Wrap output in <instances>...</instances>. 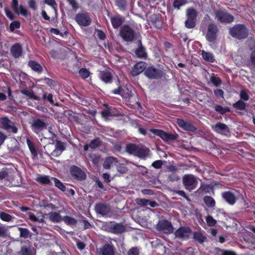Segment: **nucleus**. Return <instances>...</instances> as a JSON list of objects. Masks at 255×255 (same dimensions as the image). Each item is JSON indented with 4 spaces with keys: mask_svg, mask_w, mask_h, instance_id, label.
Wrapping results in <instances>:
<instances>
[{
    "mask_svg": "<svg viewBox=\"0 0 255 255\" xmlns=\"http://www.w3.org/2000/svg\"><path fill=\"white\" fill-rule=\"evenodd\" d=\"M230 34L233 37L242 39L247 37L248 31L244 25L238 24L230 28Z\"/></svg>",
    "mask_w": 255,
    "mask_h": 255,
    "instance_id": "f257e3e1",
    "label": "nucleus"
},
{
    "mask_svg": "<svg viewBox=\"0 0 255 255\" xmlns=\"http://www.w3.org/2000/svg\"><path fill=\"white\" fill-rule=\"evenodd\" d=\"M215 19L221 23H230L234 20L232 15L221 9L215 11Z\"/></svg>",
    "mask_w": 255,
    "mask_h": 255,
    "instance_id": "f03ea898",
    "label": "nucleus"
},
{
    "mask_svg": "<svg viewBox=\"0 0 255 255\" xmlns=\"http://www.w3.org/2000/svg\"><path fill=\"white\" fill-rule=\"evenodd\" d=\"M47 124L44 119H33L31 125V128L35 134H39L44 129L47 128Z\"/></svg>",
    "mask_w": 255,
    "mask_h": 255,
    "instance_id": "7ed1b4c3",
    "label": "nucleus"
},
{
    "mask_svg": "<svg viewBox=\"0 0 255 255\" xmlns=\"http://www.w3.org/2000/svg\"><path fill=\"white\" fill-rule=\"evenodd\" d=\"M0 124L1 128L5 130L9 131L10 130L13 133H16L18 129L15 125V123L12 122L7 117H3L0 118Z\"/></svg>",
    "mask_w": 255,
    "mask_h": 255,
    "instance_id": "20e7f679",
    "label": "nucleus"
},
{
    "mask_svg": "<svg viewBox=\"0 0 255 255\" xmlns=\"http://www.w3.org/2000/svg\"><path fill=\"white\" fill-rule=\"evenodd\" d=\"M197 182V179L192 175H185L183 178V183L185 188L190 191L196 188Z\"/></svg>",
    "mask_w": 255,
    "mask_h": 255,
    "instance_id": "39448f33",
    "label": "nucleus"
},
{
    "mask_svg": "<svg viewBox=\"0 0 255 255\" xmlns=\"http://www.w3.org/2000/svg\"><path fill=\"white\" fill-rule=\"evenodd\" d=\"M121 36L127 41H131L134 37V32L129 26L125 25L120 29Z\"/></svg>",
    "mask_w": 255,
    "mask_h": 255,
    "instance_id": "423d86ee",
    "label": "nucleus"
},
{
    "mask_svg": "<svg viewBox=\"0 0 255 255\" xmlns=\"http://www.w3.org/2000/svg\"><path fill=\"white\" fill-rule=\"evenodd\" d=\"M150 131L153 134L159 136L165 141L173 140L177 139V135L166 132L162 130L157 129H150Z\"/></svg>",
    "mask_w": 255,
    "mask_h": 255,
    "instance_id": "0eeeda50",
    "label": "nucleus"
},
{
    "mask_svg": "<svg viewBox=\"0 0 255 255\" xmlns=\"http://www.w3.org/2000/svg\"><path fill=\"white\" fill-rule=\"evenodd\" d=\"M156 229L158 231L166 234H171L173 232V228L171 223L165 220H161L158 222Z\"/></svg>",
    "mask_w": 255,
    "mask_h": 255,
    "instance_id": "6e6552de",
    "label": "nucleus"
},
{
    "mask_svg": "<svg viewBox=\"0 0 255 255\" xmlns=\"http://www.w3.org/2000/svg\"><path fill=\"white\" fill-rule=\"evenodd\" d=\"M191 230L187 227H182L176 231L174 234L176 238L181 240H187L191 235Z\"/></svg>",
    "mask_w": 255,
    "mask_h": 255,
    "instance_id": "1a4fd4ad",
    "label": "nucleus"
},
{
    "mask_svg": "<svg viewBox=\"0 0 255 255\" xmlns=\"http://www.w3.org/2000/svg\"><path fill=\"white\" fill-rule=\"evenodd\" d=\"M212 128L215 132L228 136L230 133L229 127L225 124L222 123H218L215 125L212 126Z\"/></svg>",
    "mask_w": 255,
    "mask_h": 255,
    "instance_id": "9d476101",
    "label": "nucleus"
},
{
    "mask_svg": "<svg viewBox=\"0 0 255 255\" xmlns=\"http://www.w3.org/2000/svg\"><path fill=\"white\" fill-rule=\"evenodd\" d=\"M218 28L216 25L213 23L209 24L208 26V31L206 35L207 40L209 42H213L216 38Z\"/></svg>",
    "mask_w": 255,
    "mask_h": 255,
    "instance_id": "9b49d317",
    "label": "nucleus"
},
{
    "mask_svg": "<svg viewBox=\"0 0 255 255\" xmlns=\"http://www.w3.org/2000/svg\"><path fill=\"white\" fill-rule=\"evenodd\" d=\"M144 74L150 79H158L162 76V72L153 67H149L146 69Z\"/></svg>",
    "mask_w": 255,
    "mask_h": 255,
    "instance_id": "f8f14e48",
    "label": "nucleus"
},
{
    "mask_svg": "<svg viewBox=\"0 0 255 255\" xmlns=\"http://www.w3.org/2000/svg\"><path fill=\"white\" fill-rule=\"evenodd\" d=\"M114 246L112 244H107L97 249L98 255H114Z\"/></svg>",
    "mask_w": 255,
    "mask_h": 255,
    "instance_id": "ddd939ff",
    "label": "nucleus"
},
{
    "mask_svg": "<svg viewBox=\"0 0 255 255\" xmlns=\"http://www.w3.org/2000/svg\"><path fill=\"white\" fill-rule=\"evenodd\" d=\"M70 172L72 176L78 180H82L86 178V175L85 172L76 166L71 167Z\"/></svg>",
    "mask_w": 255,
    "mask_h": 255,
    "instance_id": "4468645a",
    "label": "nucleus"
},
{
    "mask_svg": "<svg viewBox=\"0 0 255 255\" xmlns=\"http://www.w3.org/2000/svg\"><path fill=\"white\" fill-rule=\"evenodd\" d=\"M95 211L97 213L102 216H107L110 211V207L104 204H98L95 206Z\"/></svg>",
    "mask_w": 255,
    "mask_h": 255,
    "instance_id": "2eb2a0df",
    "label": "nucleus"
},
{
    "mask_svg": "<svg viewBox=\"0 0 255 255\" xmlns=\"http://www.w3.org/2000/svg\"><path fill=\"white\" fill-rule=\"evenodd\" d=\"M77 23L82 26H88L91 23L90 18L86 14H78L76 17Z\"/></svg>",
    "mask_w": 255,
    "mask_h": 255,
    "instance_id": "dca6fc26",
    "label": "nucleus"
},
{
    "mask_svg": "<svg viewBox=\"0 0 255 255\" xmlns=\"http://www.w3.org/2000/svg\"><path fill=\"white\" fill-rule=\"evenodd\" d=\"M12 56L17 58L22 55V49L20 44L16 43L12 45L10 50Z\"/></svg>",
    "mask_w": 255,
    "mask_h": 255,
    "instance_id": "f3484780",
    "label": "nucleus"
},
{
    "mask_svg": "<svg viewBox=\"0 0 255 255\" xmlns=\"http://www.w3.org/2000/svg\"><path fill=\"white\" fill-rule=\"evenodd\" d=\"M177 123L180 128L185 130L194 131L196 129L190 123L180 119L177 120Z\"/></svg>",
    "mask_w": 255,
    "mask_h": 255,
    "instance_id": "a211bd4d",
    "label": "nucleus"
},
{
    "mask_svg": "<svg viewBox=\"0 0 255 255\" xmlns=\"http://www.w3.org/2000/svg\"><path fill=\"white\" fill-rule=\"evenodd\" d=\"M145 63L143 62L137 63L133 67L131 71V74L135 76L141 73L144 70H145Z\"/></svg>",
    "mask_w": 255,
    "mask_h": 255,
    "instance_id": "6ab92c4d",
    "label": "nucleus"
},
{
    "mask_svg": "<svg viewBox=\"0 0 255 255\" xmlns=\"http://www.w3.org/2000/svg\"><path fill=\"white\" fill-rule=\"evenodd\" d=\"M222 197L230 205H234L237 199L235 195L230 191L223 193Z\"/></svg>",
    "mask_w": 255,
    "mask_h": 255,
    "instance_id": "aec40b11",
    "label": "nucleus"
},
{
    "mask_svg": "<svg viewBox=\"0 0 255 255\" xmlns=\"http://www.w3.org/2000/svg\"><path fill=\"white\" fill-rule=\"evenodd\" d=\"M125 18L119 15L111 17V21L113 26L116 28H118L124 22Z\"/></svg>",
    "mask_w": 255,
    "mask_h": 255,
    "instance_id": "412c9836",
    "label": "nucleus"
},
{
    "mask_svg": "<svg viewBox=\"0 0 255 255\" xmlns=\"http://www.w3.org/2000/svg\"><path fill=\"white\" fill-rule=\"evenodd\" d=\"M193 239L200 244H203L207 240L205 233L203 231L195 232L193 233Z\"/></svg>",
    "mask_w": 255,
    "mask_h": 255,
    "instance_id": "4be33fe9",
    "label": "nucleus"
},
{
    "mask_svg": "<svg viewBox=\"0 0 255 255\" xmlns=\"http://www.w3.org/2000/svg\"><path fill=\"white\" fill-rule=\"evenodd\" d=\"M28 66L34 72L41 73L43 71L42 66L35 60H30L28 62Z\"/></svg>",
    "mask_w": 255,
    "mask_h": 255,
    "instance_id": "5701e85b",
    "label": "nucleus"
},
{
    "mask_svg": "<svg viewBox=\"0 0 255 255\" xmlns=\"http://www.w3.org/2000/svg\"><path fill=\"white\" fill-rule=\"evenodd\" d=\"M64 151V142L58 141L55 145V149L51 152L52 156L58 157Z\"/></svg>",
    "mask_w": 255,
    "mask_h": 255,
    "instance_id": "b1692460",
    "label": "nucleus"
},
{
    "mask_svg": "<svg viewBox=\"0 0 255 255\" xmlns=\"http://www.w3.org/2000/svg\"><path fill=\"white\" fill-rule=\"evenodd\" d=\"M100 79L106 83H111L112 79L111 73L107 70L102 71L99 73Z\"/></svg>",
    "mask_w": 255,
    "mask_h": 255,
    "instance_id": "393cba45",
    "label": "nucleus"
},
{
    "mask_svg": "<svg viewBox=\"0 0 255 255\" xmlns=\"http://www.w3.org/2000/svg\"><path fill=\"white\" fill-rule=\"evenodd\" d=\"M19 254L20 255H35L34 249L30 246L21 247Z\"/></svg>",
    "mask_w": 255,
    "mask_h": 255,
    "instance_id": "a878e982",
    "label": "nucleus"
},
{
    "mask_svg": "<svg viewBox=\"0 0 255 255\" xmlns=\"http://www.w3.org/2000/svg\"><path fill=\"white\" fill-rule=\"evenodd\" d=\"M149 150L145 146L138 145L135 155L139 157L144 158L148 154Z\"/></svg>",
    "mask_w": 255,
    "mask_h": 255,
    "instance_id": "bb28decb",
    "label": "nucleus"
},
{
    "mask_svg": "<svg viewBox=\"0 0 255 255\" xmlns=\"http://www.w3.org/2000/svg\"><path fill=\"white\" fill-rule=\"evenodd\" d=\"M114 93L120 94L125 99L129 98L132 95L131 91L126 88H122L118 90H115Z\"/></svg>",
    "mask_w": 255,
    "mask_h": 255,
    "instance_id": "cd10ccee",
    "label": "nucleus"
},
{
    "mask_svg": "<svg viewBox=\"0 0 255 255\" xmlns=\"http://www.w3.org/2000/svg\"><path fill=\"white\" fill-rule=\"evenodd\" d=\"M118 161L114 157H109L104 161L103 166L106 169H109L112 166L116 164Z\"/></svg>",
    "mask_w": 255,
    "mask_h": 255,
    "instance_id": "c85d7f7f",
    "label": "nucleus"
},
{
    "mask_svg": "<svg viewBox=\"0 0 255 255\" xmlns=\"http://www.w3.org/2000/svg\"><path fill=\"white\" fill-rule=\"evenodd\" d=\"M26 142L31 155H32V158H35L37 157L38 155L37 151L32 141L29 138H27Z\"/></svg>",
    "mask_w": 255,
    "mask_h": 255,
    "instance_id": "c756f323",
    "label": "nucleus"
},
{
    "mask_svg": "<svg viewBox=\"0 0 255 255\" xmlns=\"http://www.w3.org/2000/svg\"><path fill=\"white\" fill-rule=\"evenodd\" d=\"M139 45L138 48L135 51V54L136 56L141 58H145L147 57V54L145 52L144 48L141 45L140 41L139 42Z\"/></svg>",
    "mask_w": 255,
    "mask_h": 255,
    "instance_id": "7c9ffc66",
    "label": "nucleus"
},
{
    "mask_svg": "<svg viewBox=\"0 0 255 255\" xmlns=\"http://www.w3.org/2000/svg\"><path fill=\"white\" fill-rule=\"evenodd\" d=\"M201 54L204 60L210 62H213L214 61V56L212 53L206 52L203 50L201 51Z\"/></svg>",
    "mask_w": 255,
    "mask_h": 255,
    "instance_id": "2f4dec72",
    "label": "nucleus"
},
{
    "mask_svg": "<svg viewBox=\"0 0 255 255\" xmlns=\"http://www.w3.org/2000/svg\"><path fill=\"white\" fill-rule=\"evenodd\" d=\"M20 93L28 97L30 99L38 100V97L34 94L32 91L21 90H20Z\"/></svg>",
    "mask_w": 255,
    "mask_h": 255,
    "instance_id": "473e14b6",
    "label": "nucleus"
},
{
    "mask_svg": "<svg viewBox=\"0 0 255 255\" xmlns=\"http://www.w3.org/2000/svg\"><path fill=\"white\" fill-rule=\"evenodd\" d=\"M138 147V145H136L134 144H128L127 145L126 151L129 154L135 155Z\"/></svg>",
    "mask_w": 255,
    "mask_h": 255,
    "instance_id": "72a5a7b5",
    "label": "nucleus"
},
{
    "mask_svg": "<svg viewBox=\"0 0 255 255\" xmlns=\"http://www.w3.org/2000/svg\"><path fill=\"white\" fill-rule=\"evenodd\" d=\"M20 232V237L24 239H27L31 237V233L27 228H18Z\"/></svg>",
    "mask_w": 255,
    "mask_h": 255,
    "instance_id": "f704fd0d",
    "label": "nucleus"
},
{
    "mask_svg": "<svg viewBox=\"0 0 255 255\" xmlns=\"http://www.w3.org/2000/svg\"><path fill=\"white\" fill-rule=\"evenodd\" d=\"M49 219L53 222H59L61 221V217L59 213L51 212L49 214Z\"/></svg>",
    "mask_w": 255,
    "mask_h": 255,
    "instance_id": "c9c22d12",
    "label": "nucleus"
},
{
    "mask_svg": "<svg viewBox=\"0 0 255 255\" xmlns=\"http://www.w3.org/2000/svg\"><path fill=\"white\" fill-rule=\"evenodd\" d=\"M49 54L51 57L55 59H62V53L59 50H52Z\"/></svg>",
    "mask_w": 255,
    "mask_h": 255,
    "instance_id": "e433bc0d",
    "label": "nucleus"
},
{
    "mask_svg": "<svg viewBox=\"0 0 255 255\" xmlns=\"http://www.w3.org/2000/svg\"><path fill=\"white\" fill-rule=\"evenodd\" d=\"M0 218L3 221L10 222L12 220L13 217L5 212H1L0 213Z\"/></svg>",
    "mask_w": 255,
    "mask_h": 255,
    "instance_id": "4c0bfd02",
    "label": "nucleus"
},
{
    "mask_svg": "<svg viewBox=\"0 0 255 255\" xmlns=\"http://www.w3.org/2000/svg\"><path fill=\"white\" fill-rule=\"evenodd\" d=\"M204 202L208 207H213L215 205V200L211 197L205 196Z\"/></svg>",
    "mask_w": 255,
    "mask_h": 255,
    "instance_id": "58836bf2",
    "label": "nucleus"
},
{
    "mask_svg": "<svg viewBox=\"0 0 255 255\" xmlns=\"http://www.w3.org/2000/svg\"><path fill=\"white\" fill-rule=\"evenodd\" d=\"M187 18L195 19L197 16L196 10L193 8H189L186 11Z\"/></svg>",
    "mask_w": 255,
    "mask_h": 255,
    "instance_id": "ea45409f",
    "label": "nucleus"
},
{
    "mask_svg": "<svg viewBox=\"0 0 255 255\" xmlns=\"http://www.w3.org/2000/svg\"><path fill=\"white\" fill-rule=\"evenodd\" d=\"M65 223L70 226H75L77 224V221L73 218L69 216H65Z\"/></svg>",
    "mask_w": 255,
    "mask_h": 255,
    "instance_id": "a19ab883",
    "label": "nucleus"
},
{
    "mask_svg": "<svg viewBox=\"0 0 255 255\" xmlns=\"http://www.w3.org/2000/svg\"><path fill=\"white\" fill-rule=\"evenodd\" d=\"M40 205L41 207H43L45 208L53 209L55 208L54 205L52 203H49L46 200H42L40 203Z\"/></svg>",
    "mask_w": 255,
    "mask_h": 255,
    "instance_id": "79ce46f5",
    "label": "nucleus"
},
{
    "mask_svg": "<svg viewBox=\"0 0 255 255\" xmlns=\"http://www.w3.org/2000/svg\"><path fill=\"white\" fill-rule=\"evenodd\" d=\"M8 169L7 168H3L0 171V180L6 179L8 176Z\"/></svg>",
    "mask_w": 255,
    "mask_h": 255,
    "instance_id": "37998d69",
    "label": "nucleus"
},
{
    "mask_svg": "<svg viewBox=\"0 0 255 255\" xmlns=\"http://www.w3.org/2000/svg\"><path fill=\"white\" fill-rule=\"evenodd\" d=\"M113 230L116 233H121L124 231V227L122 224H115L113 225Z\"/></svg>",
    "mask_w": 255,
    "mask_h": 255,
    "instance_id": "c03bdc74",
    "label": "nucleus"
},
{
    "mask_svg": "<svg viewBox=\"0 0 255 255\" xmlns=\"http://www.w3.org/2000/svg\"><path fill=\"white\" fill-rule=\"evenodd\" d=\"M233 106L234 108L240 110H244L246 109V104L241 100L235 103Z\"/></svg>",
    "mask_w": 255,
    "mask_h": 255,
    "instance_id": "a18cd8bd",
    "label": "nucleus"
},
{
    "mask_svg": "<svg viewBox=\"0 0 255 255\" xmlns=\"http://www.w3.org/2000/svg\"><path fill=\"white\" fill-rule=\"evenodd\" d=\"M20 27V23L19 21L15 20L10 23L9 25L10 30L13 32L15 29L19 28Z\"/></svg>",
    "mask_w": 255,
    "mask_h": 255,
    "instance_id": "49530a36",
    "label": "nucleus"
},
{
    "mask_svg": "<svg viewBox=\"0 0 255 255\" xmlns=\"http://www.w3.org/2000/svg\"><path fill=\"white\" fill-rule=\"evenodd\" d=\"M187 2V0H174L173 2V6L179 9L180 6L183 5Z\"/></svg>",
    "mask_w": 255,
    "mask_h": 255,
    "instance_id": "de8ad7c7",
    "label": "nucleus"
},
{
    "mask_svg": "<svg viewBox=\"0 0 255 255\" xmlns=\"http://www.w3.org/2000/svg\"><path fill=\"white\" fill-rule=\"evenodd\" d=\"M116 5L122 10H124L126 8V6L127 5V0H116Z\"/></svg>",
    "mask_w": 255,
    "mask_h": 255,
    "instance_id": "09e8293b",
    "label": "nucleus"
},
{
    "mask_svg": "<svg viewBox=\"0 0 255 255\" xmlns=\"http://www.w3.org/2000/svg\"><path fill=\"white\" fill-rule=\"evenodd\" d=\"M185 26L188 28H192L195 25V19L187 18L185 21Z\"/></svg>",
    "mask_w": 255,
    "mask_h": 255,
    "instance_id": "8fccbe9b",
    "label": "nucleus"
},
{
    "mask_svg": "<svg viewBox=\"0 0 255 255\" xmlns=\"http://www.w3.org/2000/svg\"><path fill=\"white\" fill-rule=\"evenodd\" d=\"M100 140L99 138L95 139L91 141L89 143V146L92 149L97 148L100 145Z\"/></svg>",
    "mask_w": 255,
    "mask_h": 255,
    "instance_id": "3c124183",
    "label": "nucleus"
},
{
    "mask_svg": "<svg viewBox=\"0 0 255 255\" xmlns=\"http://www.w3.org/2000/svg\"><path fill=\"white\" fill-rule=\"evenodd\" d=\"M8 235L7 229L2 225H0V237H5Z\"/></svg>",
    "mask_w": 255,
    "mask_h": 255,
    "instance_id": "603ef678",
    "label": "nucleus"
},
{
    "mask_svg": "<svg viewBox=\"0 0 255 255\" xmlns=\"http://www.w3.org/2000/svg\"><path fill=\"white\" fill-rule=\"evenodd\" d=\"M79 74L83 79H85L89 77L90 72L86 69L82 68L79 71Z\"/></svg>",
    "mask_w": 255,
    "mask_h": 255,
    "instance_id": "864d4df0",
    "label": "nucleus"
},
{
    "mask_svg": "<svg viewBox=\"0 0 255 255\" xmlns=\"http://www.w3.org/2000/svg\"><path fill=\"white\" fill-rule=\"evenodd\" d=\"M38 181L44 184H50L51 183L50 179L48 176H44L39 177Z\"/></svg>",
    "mask_w": 255,
    "mask_h": 255,
    "instance_id": "5fc2aeb1",
    "label": "nucleus"
},
{
    "mask_svg": "<svg viewBox=\"0 0 255 255\" xmlns=\"http://www.w3.org/2000/svg\"><path fill=\"white\" fill-rule=\"evenodd\" d=\"M152 18L155 19V21L151 20L153 24L154 25V26L157 28H160L161 25V23L159 18L156 15H153Z\"/></svg>",
    "mask_w": 255,
    "mask_h": 255,
    "instance_id": "6e6d98bb",
    "label": "nucleus"
},
{
    "mask_svg": "<svg viewBox=\"0 0 255 255\" xmlns=\"http://www.w3.org/2000/svg\"><path fill=\"white\" fill-rule=\"evenodd\" d=\"M55 186L62 191H64V184L58 179L53 178Z\"/></svg>",
    "mask_w": 255,
    "mask_h": 255,
    "instance_id": "4d7b16f0",
    "label": "nucleus"
},
{
    "mask_svg": "<svg viewBox=\"0 0 255 255\" xmlns=\"http://www.w3.org/2000/svg\"><path fill=\"white\" fill-rule=\"evenodd\" d=\"M206 220L208 225L210 226H214L216 223V221L211 216H208Z\"/></svg>",
    "mask_w": 255,
    "mask_h": 255,
    "instance_id": "13d9d810",
    "label": "nucleus"
},
{
    "mask_svg": "<svg viewBox=\"0 0 255 255\" xmlns=\"http://www.w3.org/2000/svg\"><path fill=\"white\" fill-rule=\"evenodd\" d=\"M42 98L44 100H46L47 101L49 102L51 104H53L54 102L53 100V95L51 94H48V96H47L46 93H44L42 96Z\"/></svg>",
    "mask_w": 255,
    "mask_h": 255,
    "instance_id": "bf43d9fd",
    "label": "nucleus"
},
{
    "mask_svg": "<svg viewBox=\"0 0 255 255\" xmlns=\"http://www.w3.org/2000/svg\"><path fill=\"white\" fill-rule=\"evenodd\" d=\"M11 6L15 12L18 13L19 11V7L18 2L17 0H12Z\"/></svg>",
    "mask_w": 255,
    "mask_h": 255,
    "instance_id": "052dcab7",
    "label": "nucleus"
},
{
    "mask_svg": "<svg viewBox=\"0 0 255 255\" xmlns=\"http://www.w3.org/2000/svg\"><path fill=\"white\" fill-rule=\"evenodd\" d=\"M19 11L17 14L20 13L22 15L24 16H26L27 15V10L22 5H20L19 6Z\"/></svg>",
    "mask_w": 255,
    "mask_h": 255,
    "instance_id": "680f3d73",
    "label": "nucleus"
},
{
    "mask_svg": "<svg viewBox=\"0 0 255 255\" xmlns=\"http://www.w3.org/2000/svg\"><path fill=\"white\" fill-rule=\"evenodd\" d=\"M44 2L56 10L57 4L55 0H44Z\"/></svg>",
    "mask_w": 255,
    "mask_h": 255,
    "instance_id": "e2e57ef3",
    "label": "nucleus"
},
{
    "mask_svg": "<svg viewBox=\"0 0 255 255\" xmlns=\"http://www.w3.org/2000/svg\"><path fill=\"white\" fill-rule=\"evenodd\" d=\"M136 203L141 206H146L148 205V200L144 199H137L136 200Z\"/></svg>",
    "mask_w": 255,
    "mask_h": 255,
    "instance_id": "0e129e2a",
    "label": "nucleus"
},
{
    "mask_svg": "<svg viewBox=\"0 0 255 255\" xmlns=\"http://www.w3.org/2000/svg\"><path fill=\"white\" fill-rule=\"evenodd\" d=\"M215 109L217 112L222 115L225 114L228 111L226 109H225L221 106L219 105L215 106Z\"/></svg>",
    "mask_w": 255,
    "mask_h": 255,
    "instance_id": "69168bd1",
    "label": "nucleus"
},
{
    "mask_svg": "<svg viewBox=\"0 0 255 255\" xmlns=\"http://www.w3.org/2000/svg\"><path fill=\"white\" fill-rule=\"evenodd\" d=\"M28 6L32 10H36L37 8L36 2L35 0H29L28 2Z\"/></svg>",
    "mask_w": 255,
    "mask_h": 255,
    "instance_id": "338daca9",
    "label": "nucleus"
},
{
    "mask_svg": "<svg viewBox=\"0 0 255 255\" xmlns=\"http://www.w3.org/2000/svg\"><path fill=\"white\" fill-rule=\"evenodd\" d=\"M5 13L7 17H8L10 20H13L14 19V16L12 12L10 10H9L7 7H5L4 8Z\"/></svg>",
    "mask_w": 255,
    "mask_h": 255,
    "instance_id": "774afa93",
    "label": "nucleus"
}]
</instances>
